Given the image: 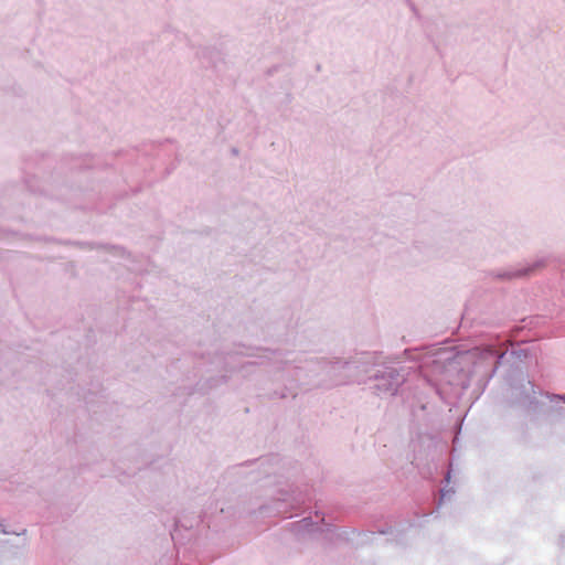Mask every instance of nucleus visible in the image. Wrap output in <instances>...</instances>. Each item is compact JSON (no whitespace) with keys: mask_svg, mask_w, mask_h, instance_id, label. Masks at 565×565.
<instances>
[{"mask_svg":"<svg viewBox=\"0 0 565 565\" xmlns=\"http://www.w3.org/2000/svg\"><path fill=\"white\" fill-rule=\"evenodd\" d=\"M529 271H530V269H526V270L523 273V275H527V274H529Z\"/></svg>","mask_w":565,"mask_h":565,"instance_id":"f257e3e1","label":"nucleus"},{"mask_svg":"<svg viewBox=\"0 0 565 565\" xmlns=\"http://www.w3.org/2000/svg\"><path fill=\"white\" fill-rule=\"evenodd\" d=\"M562 399L565 402V395L562 397Z\"/></svg>","mask_w":565,"mask_h":565,"instance_id":"f03ea898","label":"nucleus"}]
</instances>
